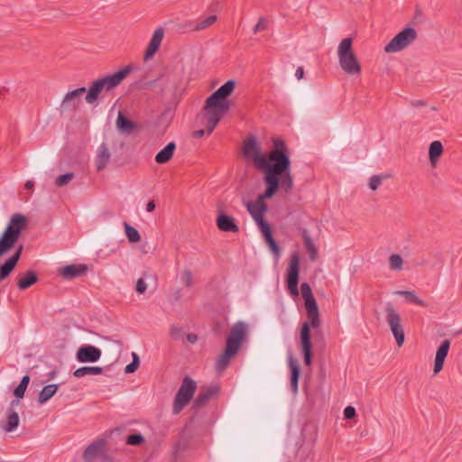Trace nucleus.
<instances>
[{
	"instance_id": "obj_1",
	"label": "nucleus",
	"mask_w": 462,
	"mask_h": 462,
	"mask_svg": "<svg viewBox=\"0 0 462 462\" xmlns=\"http://www.w3.org/2000/svg\"><path fill=\"white\" fill-rule=\"evenodd\" d=\"M273 147L269 152V159L273 164L264 172L263 181L266 189L273 187V196L277 193L279 187L284 188L285 192H289L293 186L292 177L291 175V160L288 147L285 142L280 138L273 140Z\"/></svg>"
},
{
	"instance_id": "obj_2",
	"label": "nucleus",
	"mask_w": 462,
	"mask_h": 462,
	"mask_svg": "<svg viewBox=\"0 0 462 462\" xmlns=\"http://www.w3.org/2000/svg\"><path fill=\"white\" fill-rule=\"evenodd\" d=\"M236 84V82L234 79H230L207 98L203 111L207 120L206 127L208 134L214 131L221 117L229 110L230 105L226 98L233 93Z\"/></svg>"
},
{
	"instance_id": "obj_3",
	"label": "nucleus",
	"mask_w": 462,
	"mask_h": 462,
	"mask_svg": "<svg viewBox=\"0 0 462 462\" xmlns=\"http://www.w3.org/2000/svg\"><path fill=\"white\" fill-rule=\"evenodd\" d=\"M301 295L305 300L310 322L305 321L300 328L299 346L303 355L304 365L310 366L312 361V343L310 340V327L318 328V304L310 286L307 282L300 285Z\"/></svg>"
},
{
	"instance_id": "obj_4",
	"label": "nucleus",
	"mask_w": 462,
	"mask_h": 462,
	"mask_svg": "<svg viewBox=\"0 0 462 462\" xmlns=\"http://www.w3.org/2000/svg\"><path fill=\"white\" fill-rule=\"evenodd\" d=\"M247 327L245 322L238 321L233 325L226 337L224 352L216 361V370L221 373L229 365L231 359L238 353L245 338Z\"/></svg>"
},
{
	"instance_id": "obj_5",
	"label": "nucleus",
	"mask_w": 462,
	"mask_h": 462,
	"mask_svg": "<svg viewBox=\"0 0 462 462\" xmlns=\"http://www.w3.org/2000/svg\"><path fill=\"white\" fill-rule=\"evenodd\" d=\"M132 68L126 66L114 74L106 75L101 79L93 81L87 92L85 100L88 104H94L99 97L100 93L110 91L118 85L131 73Z\"/></svg>"
},
{
	"instance_id": "obj_6",
	"label": "nucleus",
	"mask_w": 462,
	"mask_h": 462,
	"mask_svg": "<svg viewBox=\"0 0 462 462\" xmlns=\"http://www.w3.org/2000/svg\"><path fill=\"white\" fill-rule=\"evenodd\" d=\"M339 65L342 70L350 76L361 73V64L353 51V39L350 37L341 41L337 50Z\"/></svg>"
},
{
	"instance_id": "obj_7",
	"label": "nucleus",
	"mask_w": 462,
	"mask_h": 462,
	"mask_svg": "<svg viewBox=\"0 0 462 462\" xmlns=\"http://www.w3.org/2000/svg\"><path fill=\"white\" fill-rule=\"evenodd\" d=\"M197 389L196 382L189 375L182 379L181 385L178 390L172 407L173 414H179L184 407L190 402Z\"/></svg>"
},
{
	"instance_id": "obj_8",
	"label": "nucleus",
	"mask_w": 462,
	"mask_h": 462,
	"mask_svg": "<svg viewBox=\"0 0 462 462\" xmlns=\"http://www.w3.org/2000/svg\"><path fill=\"white\" fill-rule=\"evenodd\" d=\"M243 152L246 158L253 160L254 166L264 172L271 167L273 163L269 159V155L261 153L260 146L254 137H249L245 140L243 146Z\"/></svg>"
},
{
	"instance_id": "obj_9",
	"label": "nucleus",
	"mask_w": 462,
	"mask_h": 462,
	"mask_svg": "<svg viewBox=\"0 0 462 462\" xmlns=\"http://www.w3.org/2000/svg\"><path fill=\"white\" fill-rule=\"evenodd\" d=\"M418 37L417 31L412 27H406L398 32L384 47L386 53H393L403 51Z\"/></svg>"
},
{
	"instance_id": "obj_10",
	"label": "nucleus",
	"mask_w": 462,
	"mask_h": 462,
	"mask_svg": "<svg viewBox=\"0 0 462 462\" xmlns=\"http://www.w3.org/2000/svg\"><path fill=\"white\" fill-rule=\"evenodd\" d=\"M386 322L396 340L398 346H402L405 340L403 327L401 324V317L393 308V306L388 302L385 305Z\"/></svg>"
},
{
	"instance_id": "obj_11",
	"label": "nucleus",
	"mask_w": 462,
	"mask_h": 462,
	"mask_svg": "<svg viewBox=\"0 0 462 462\" xmlns=\"http://www.w3.org/2000/svg\"><path fill=\"white\" fill-rule=\"evenodd\" d=\"M273 187L270 186L269 189H265L264 192L258 196L255 201L246 203V208L254 221L261 220L263 217L268 210L265 200L273 197Z\"/></svg>"
},
{
	"instance_id": "obj_12",
	"label": "nucleus",
	"mask_w": 462,
	"mask_h": 462,
	"mask_svg": "<svg viewBox=\"0 0 462 462\" xmlns=\"http://www.w3.org/2000/svg\"><path fill=\"white\" fill-rule=\"evenodd\" d=\"M23 249V245H18V241L8 236L2 234L0 236V257L11 253L12 254L6 260H20Z\"/></svg>"
},
{
	"instance_id": "obj_13",
	"label": "nucleus",
	"mask_w": 462,
	"mask_h": 462,
	"mask_svg": "<svg viewBox=\"0 0 462 462\" xmlns=\"http://www.w3.org/2000/svg\"><path fill=\"white\" fill-rule=\"evenodd\" d=\"M28 223L27 217L20 213L14 214L3 234L19 241L23 230L26 227Z\"/></svg>"
},
{
	"instance_id": "obj_14",
	"label": "nucleus",
	"mask_w": 462,
	"mask_h": 462,
	"mask_svg": "<svg viewBox=\"0 0 462 462\" xmlns=\"http://www.w3.org/2000/svg\"><path fill=\"white\" fill-rule=\"evenodd\" d=\"M85 92H87V88L85 87H81L67 93L60 104V112L75 113L79 106L81 96Z\"/></svg>"
},
{
	"instance_id": "obj_15",
	"label": "nucleus",
	"mask_w": 462,
	"mask_h": 462,
	"mask_svg": "<svg viewBox=\"0 0 462 462\" xmlns=\"http://www.w3.org/2000/svg\"><path fill=\"white\" fill-rule=\"evenodd\" d=\"M219 392L220 387L217 383L202 386L193 402V407L196 409L204 407L211 398L218 395Z\"/></svg>"
},
{
	"instance_id": "obj_16",
	"label": "nucleus",
	"mask_w": 462,
	"mask_h": 462,
	"mask_svg": "<svg viewBox=\"0 0 462 462\" xmlns=\"http://www.w3.org/2000/svg\"><path fill=\"white\" fill-rule=\"evenodd\" d=\"M300 262H290L289 268L287 270V288L291 296H299V273H300Z\"/></svg>"
},
{
	"instance_id": "obj_17",
	"label": "nucleus",
	"mask_w": 462,
	"mask_h": 462,
	"mask_svg": "<svg viewBox=\"0 0 462 462\" xmlns=\"http://www.w3.org/2000/svg\"><path fill=\"white\" fill-rule=\"evenodd\" d=\"M101 350L92 345L81 346L76 353V358L80 363H94L100 359Z\"/></svg>"
},
{
	"instance_id": "obj_18",
	"label": "nucleus",
	"mask_w": 462,
	"mask_h": 462,
	"mask_svg": "<svg viewBox=\"0 0 462 462\" xmlns=\"http://www.w3.org/2000/svg\"><path fill=\"white\" fill-rule=\"evenodd\" d=\"M89 270L88 264H69L59 270L60 274L65 280H73L87 273Z\"/></svg>"
},
{
	"instance_id": "obj_19",
	"label": "nucleus",
	"mask_w": 462,
	"mask_h": 462,
	"mask_svg": "<svg viewBox=\"0 0 462 462\" xmlns=\"http://www.w3.org/2000/svg\"><path fill=\"white\" fill-rule=\"evenodd\" d=\"M163 36H164V31L162 27L157 28L154 31V32L152 36V39L150 40V42L148 44V47L144 52V57H143L144 60H149L158 51V50L161 46L162 41L163 39Z\"/></svg>"
},
{
	"instance_id": "obj_20",
	"label": "nucleus",
	"mask_w": 462,
	"mask_h": 462,
	"mask_svg": "<svg viewBox=\"0 0 462 462\" xmlns=\"http://www.w3.org/2000/svg\"><path fill=\"white\" fill-rule=\"evenodd\" d=\"M106 441L104 439H98L87 447L83 454L86 462H94L102 455Z\"/></svg>"
},
{
	"instance_id": "obj_21",
	"label": "nucleus",
	"mask_w": 462,
	"mask_h": 462,
	"mask_svg": "<svg viewBox=\"0 0 462 462\" xmlns=\"http://www.w3.org/2000/svg\"><path fill=\"white\" fill-rule=\"evenodd\" d=\"M217 226L223 232L237 233L238 226L235 222V218L225 212H220L216 219Z\"/></svg>"
},
{
	"instance_id": "obj_22",
	"label": "nucleus",
	"mask_w": 462,
	"mask_h": 462,
	"mask_svg": "<svg viewBox=\"0 0 462 462\" xmlns=\"http://www.w3.org/2000/svg\"><path fill=\"white\" fill-rule=\"evenodd\" d=\"M288 365L291 370V389L294 394L298 393V383L300 374V366L291 353L288 355Z\"/></svg>"
},
{
	"instance_id": "obj_23",
	"label": "nucleus",
	"mask_w": 462,
	"mask_h": 462,
	"mask_svg": "<svg viewBox=\"0 0 462 462\" xmlns=\"http://www.w3.org/2000/svg\"><path fill=\"white\" fill-rule=\"evenodd\" d=\"M450 347V340L445 339L441 342L440 346L437 349L435 363H434V374H439L445 362V359L448 356V350Z\"/></svg>"
},
{
	"instance_id": "obj_24",
	"label": "nucleus",
	"mask_w": 462,
	"mask_h": 462,
	"mask_svg": "<svg viewBox=\"0 0 462 462\" xmlns=\"http://www.w3.org/2000/svg\"><path fill=\"white\" fill-rule=\"evenodd\" d=\"M116 127L118 131L124 134L129 135L137 128V125L119 112L116 118Z\"/></svg>"
},
{
	"instance_id": "obj_25",
	"label": "nucleus",
	"mask_w": 462,
	"mask_h": 462,
	"mask_svg": "<svg viewBox=\"0 0 462 462\" xmlns=\"http://www.w3.org/2000/svg\"><path fill=\"white\" fill-rule=\"evenodd\" d=\"M111 154L106 143H102L97 150L96 167L98 171L105 170L110 161Z\"/></svg>"
},
{
	"instance_id": "obj_26",
	"label": "nucleus",
	"mask_w": 462,
	"mask_h": 462,
	"mask_svg": "<svg viewBox=\"0 0 462 462\" xmlns=\"http://www.w3.org/2000/svg\"><path fill=\"white\" fill-rule=\"evenodd\" d=\"M175 151L176 143L174 142H171L155 155L154 160L159 164L167 163L173 157Z\"/></svg>"
},
{
	"instance_id": "obj_27",
	"label": "nucleus",
	"mask_w": 462,
	"mask_h": 462,
	"mask_svg": "<svg viewBox=\"0 0 462 462\" xmlns=\"http://www.w3.org/2000/svg\"><path fill=\"white\" fill-rule=\"evenodd\" d=\"M38 282V275L35 271L30 270L22 276L17 282L19 290H26Z\"/></svg>"
},
{
	"instance_id": "obj_28",
	"label": "nucleus",
	"mask_w": 462,
	"mask_h": 462,
	"mask_svg": "<svg viewBox=\"0 0 462 462\" xmlns=\"http://www.w3.org/2000/svg\"><path fill=\"white\" fill-rule=\"evenodd\" d=\"M443 152V145L440 141H433L430 144L429 158L432 165H435Z\"/></svg>"
},
{
	"instance_id": "obj_29",
	"label": "nucleus",
	"mask_w": 462,
	"mask_h": 462,
	"mask_svg": "<svg viewBox=\"0 0 462 462\" xmlns=\"http://www.w3.org/2000/svg\"><path fill=\"white\" fill-rule=\"evenodd\" d=\"M58 388L59 385L55 383L44 386L39 393L38 402L41 404L48 402L57 393Z\"/></svg>"
},
{
	"instance_id": "obj_30",
	"label": "nucleus",
	"mask_w": 462,
	"mask_h": 462,
	"mask_svg": "<svg viewBox=\"0 0 462 462\" xmlns=\"http://www.w3.org/2000/svg\"><path fill=\"white\" fill-rule=\"evenodd\" d=\"M103 368L99 366H82L73 372V375L77 378H81L88 374H101Z\"/></svg>"
},
{
	"instance_id": "obj_31",
	"label": "nucleus",
	"mask_w": 462,
	"mask_h": 462,
	"mask_svg": "<svg viewBox=\"0 0 462 462\" xmlns=\"http://www.w3.org/2000/svg\"><path fill=\"white\" fill-rule=\"evenodd\" d=\"M123 226L125 227V236L130 243L134 244L141 240L140 233L135 227L132 226L126 221L123 222Z\"/></svg>"
},
{
	"instance_id": "obj_32",
	"label": "nucleus",
	"mask_w": 462,
	"mask_h": 462,
	"mask_svg": "<svg viewBox=\"0 0 462 462\" xmlns=\"http://www.w3.org/2000/svg\"><path fill=\"white\" fill-rule=\"evenodd\" d=\"M30 383V376L28 374L23 375L18 386L14 390V395L17 399H22L24 396L25 391Z\"/></svg>"
},
{
	"instance_id": "obj_33",
	"label": "nucleus",
	"mask_w": 462,
	"mask_h": 462,
	"mask_svg": "<svg viewBox=\"0 0 462 462\" xmlns=\"http://www.w3.org/2000/svg\"><path fill=\"white\" fill-rule=\"evenodd\" d=\"M395 294L403 296L408 301L413 302L415 304H418L420 306L426 307L428 304L418 298L413 291H397L394 292Z\"/></svg>"
},
{
	"instance_id": "obj_34",
	"label": "nucleus",
	"mask_w": 462,
	"mask_h": 462,
	"mask_svg": "<svg viewBox=\"0 0 462 462\" xmlns=\"http://www.w3.org/2000/svg\"><path fill=\"white\" fill-rule=\"evenodd\" d=\"M19 425V416L14 411H12L7 417V423L5 427V431H14Z\"/></svg>"
},
{
	"instance_id": "obj_35",
	"label": "nucleus",
	"mask_w": 462,
	"mask_h": 462,
	"mask_svg": "<svg viewBox=\"0 0 462 462\" xmlns=\"http://www.w3.org/2000/svg\"><path fill=\"white\" fill-rule=\"evenodd\" d=\"M392 177L391 174H378V175H373L369 179L368 186L372 190H376L379 186L382 184L383 180H388Z\"/></svg>"
},
{
	"instance_id": "obj_36",
	"label": "nucleus",
	"mask_w": 462,
	"mask_h": 462,
	"mask_svg": "<svg viewBox=\"0 0 462 462\" xmlns=\"http://www.w3.org/2000/svg\"><path fill=\"white\" fill-rule=\"evenodd\" d=\"M18 262H5L0 265V281L5 280L14 271Z\"/></svg>"
},
{
	"instance_id": "obj_37",
	"label": "nucleus",
	"mask_w": 462,
	"mask_h": 462,
	"mask_svg": "<svg viewBox=\"0 0 462 462\" xmlns=\"http://www.w3.org/2000/svg\"><path fill=\"white\" fill-rule=\"evenodd\" d=\"M154 275L151 272H145L143 273V278H140L135 286V290L138 293H143L146 291V283L144 282V279L152 280L153 279Z\"/></svg>"
},
{
	"instance_id": "obj_38",
	"label": "nucleus",
	"mask_w": 462,
	"mask_h": 462,
	"mask_svg": "<svg viewBox=\"0 0 462 462\" xmlns=\"http://www.w3.org/2000/svg\"><path fill=\"white\" fill-rule=\"evenodd\" d=\"M217 19V15H215V14L209 15L207 18H205L204 20H202L201 22L198 23L194 26L193 30L194 31L204 30L206 28L209 27L210 25H212L213 23H215Z\"/></svg>"
},
{
	"instance_id": "obj_39",
	"label": "nucleus",
	"mask_w": 462,
	"mask_h": 462,
	"mask_svg": "<svg viewBox=\"0 0 462 462\" xmlns=\"http://www.w3.org/2000/svg\"><path fill=\"white\" fill-rule=\"evenodd\" d=\"M144 442V437L141 433L130 434L126 437L125 443L130 446H140Z\"/></svg>"
},
{
	"instance_id": "obj_40",
	"label": "nucleus",
	"mask_w": 462,
	"mask_h": 462,
	"mask_svg": "<svg viewBox=\"0 0 462 462\" xmlns=\"http://www.w3.org/2000/svg\"><path fill=\"white\" fill-rule=\"evenodd\" d=\"M302 236H303V239H304V245H305L306 249L308 250V252L310 253V257L311 258V260H313L315 257V254H316V247H315L310 236L307 234L306 231L303 232Z\"/></svg>"
},
{
	"instance_id": "obj_41",
	"label": "nucleus",
	"mask_w": 462,
	"mask_h": 462,
	"mask_svg": "<svg viewBox=\"0 0 462 462\" xmlns=\"http://www.w3.org/2000/svg\"><path fill=\"white\" fill-rule=\"evenodd\" d=\"M74 179L73 172H68L62 175H60L55 180V185L57 187H64L68 185Z\"/></svg>"
},
{
	"instance_id": "obj_42",
	"label": "nucleus",
	"mask_w": 462,
	"mask_h": 462,
	"mask_svg": "<svg viewBox=\"0 0 462 462\" xmlns=\"http://www.w3.org/2000/svg\"><path fill=\"white\" fill-rule=\"evenodd\" d=\"M256 224L258 225L263 236L264 238L267 236H271L273 235L271 227L266 220H264L263 217L261 218V220H255Z\"/></svg>"
},
{
	"instance_id": "obj_43",
	"label": "nucleus",
	"mask_w": 462,
	"mask_h": 462,
	"mask_svg": "<svg viewBox=\"0 0 462 462\" xmlns=\"http://www.w3.org/2000/svg\"><path fill=\"white\" fill-rule=\"evenodd\" d=\"M180 278L186 287L190 288L193 285V274L189 270H184Z\"/></svg>"
},
{
	"instance_id": "obj_44",
	"label": "nucleus",
	"mask_w": 462,
	"mask_h": 462,
	"mask_svg": "<svg viewBox=\"0 0 462 462\" xmlns=\"http://www.w3.org/2000/svg\"><path fill=\"white\" fill-rule=\"evenodd\" d=\"M273 254V257L275 258H278L279 257V253H280V246L279 245L276 243V241L274 240L273 235H271V236H267L265 238Z\"/></svg>"
},
{
	"instance_id": "obj_45",
	"label": "nucleus",
	"mask_w": 462,
	"mask_h": 462,
	"mask_svg": "<svg viewBox=\"0 0 462 462\" xmlns=\"http://www.w3.org/2000/svg\"><path fill=\"white\" fill-rule=\"evenodd\" d=\"M170 335L174 340H179L182 337V330L180 327L171 326L170 328Z\"/></svg>"
},
{
	"instance_id": "obj_46",
	"label": "nucleus",
	"mask_w": 462,
	"mask_h": 462,
	"mask_svg": "<svg viewBox=\"0 0 462 462\" xmlns=\"http://www.w3.org/2000/svg\"><path fill=\"white\" fill-rule=\"evenodd\" d=\"M266 19L263 17H261L258 21V23L255 24V26L253 29L254 33H257L259 32L264 31L267 28L266 25Z\"/></svg>"
},
{
	"instance_id": "obj_47",
	"label": "nucleus",
	"mask_w": 462,
	"mask_h": 462,
	"mask_svg": "<svg viewBox=\"0 0 462 462\" xmlns=\"http://www.w3.org/2000/svg\"><path fill=\"white\" fill-rule=\"evenodd\" d=\"M343 414L345 420H351L356 417V411L355 407L349 405L345 408Z\"/></svg>"
},
{
	"instance_id": "obj_48",
	"label": "nucleus",
	"mask_w": 462,
	"mask_h": 462,
	"mask_svg": "<svg viewBox=\"0 0 462 462\" xmlns=\"http://www.w3.org/2000/svg\"><path fill=\"white\" fill-rule=\"evenodd\" d=\"M116 251V246H114L113 248H108V245H105L104 248H99V250L97 251V257L99 258H106V257H108L109 256V252H114Z\"/></svg>"
},
{
	"instance_id": "obj_49",
	"label": "nucleus",
	"mask_w": 462,
	"mask_h": 462,
	"mask_svg": "<svg viewBox=\"0 0 462 462\" xmlns=\"http://www.w3.org/2000/svg\"><path fill=\"white\" fill-rule=\"evenodd\" d=\"M390 269L393 271H400L403 268L404 262H389Z\"/></svg>"
},
{
	"instance_id": "obj_50",
	"label": "nucleus",
	"mask_w": 462,
	"mask_h": 462,
	"mask_svg": "<svg viewBox=\"0 0 462 462\" xmlns=\"http://www.w3.org/2000/svg\"><path fill=\"white\" fill-rule=\"evenodd\" d=\"M103 462H113L112 457L106 453L105 448L102 450V455L99 457Z\"/></svg>"
},
{
	"instance_id": "obj_51",
	"label": "nucleus",
	"mask_w": 462,
	"mask_h": 462,
	"mask_svg": "<svg viewBox=\"0 0 462 462\" xmlns=\"http://www.w3.org/2000/svg\"><path fill=\"white\" fill-rule=\"evenodd\" d=\"M187 339L189 342H190L191 344H194L198 341V336L194 333H189L187 335Z\"/></svg>"
},
{
	"instance_id": "obj_52",
	"label": "nucleus",
	"mask_w": 462,
	"mask_h": 462,
	"mask_svg": "<svg viewBox=\"0 0 462 462\" xmlns=\"http://www.w3.org/2000/svg\"><path fill=\"white\" fill-rule=\"evenodd\" d=\"M136 370H137V368L134 365H132V363L128 364L125 368V372L126 374H132V373L135 372Z\"/></svg>"
},
{
	"instance_id": "obj_53",
	"label": "nucleus",
	"mask_w": 462,
	"mask_h": 462,
	"mask_svg": "<svg viewBox=\"0 0 462 462\" xmlns=\"http://www.w3.org/2000/svg\"><path fill=\"white\" fill-rule=\"evenodd\" d=\"M182 295H181V292H180V290H176L173 294H172V298H173V300L174 301H179L180 299H181Z\"/></svg>"
},
{
	"instance_id": "obj_54",
	"label": "nucleus",
	"mask_w": 462,
	"mask_h": 462,
	"mask_svg": "<svg viewBox=\"0 0 462 462\" xmlns=\"http://www.w3.org/2000/svg\"><path fill=\"white\" fill-rule=\"evenodd\" d=\"M295 76L298 79H301L304 76V71H303V68L302 67H299L297 69H296V73H295Z\"/></svg>"
},
{
	"instance_id": "obj_55",
	"label": "nucleus",
	"mask_w": 462,
	"mask_h": 462,
	"mask_svg": "<svg viewBox=\"0 0 462 462\" xmlns=\"http://www.w3.org/2000/svg\"><path fill=\"white\" fill-rule=\"evenodd\" d=\"M154 208H155V202H154V200L148 201V203L146 205V210L148 212H152V211L154 210Z\"/></svg>"
},
{
	"instance_id": "obj_56",
	"label": "nucleus",
	"mask_w": 462,
	"mask_h": 462,
	"mask_svg": "<svg viewBox=\"0 0 462 462\" xmlns=\"http://www.w3.org/2000/svg\"><path fill=\"white\" fill-rule=\"evenodd\" d=\"M205 133H206V130H203V129L195 131L193 133V137L200 138V137H202L205 134Z\"/></svg>"
},
{
	"instance_id": "obj_57",
	"label": "nucleus",
	"mask_w": 462,
	"mask_h": 462,
	"mask_svg": "<svg viewBox=\"0 0 462 462\" xmlns=\"http://www.w3.org/2000/svg\"><path fill=\"white\" fill-rule=\"evenodd\" d=\"M411 105L412 106H425V102L423 100H412Z\"/></svg>"
},
{
	"instance_id": "obj_58",
	"label": "nucleus",
	"mask_w": 462,
	"mask_h": 462,
	"mask_svg": "<svg viewBox=\"0 0 462 462\" xmlns=\"http://www.w3.org/2000/svg\"><path fill=\"white\" fill-rule=\"evenodd\" d=\"M26 189H32L34 187V182L32 180H27L24 185Z\"/></svg>"
},
{
	"instance_id": "obj_59",
	"label": "nucleus",
	"mask_w": 462,
	"mask_h": 462,
	"mask_svg": "<svg viewBox=\"0 0 462 462\" xmlns=\"http://www.w3.org/2000/svg\"><path fill=\"white\" fill-rule=\"evenodd\" d=\"M388 260H394V261L402 260V257L398 254H393L392 255H390Z\"/></svg>"
},
{
	"instance_id": "obj_60",
	"label": "nucleus",
	"mask_w": 462,
	"mask_h": 462,
	"mask_svg": "<svg viewBox=\"0 0 462 462\" xmlns=\"http://www.w3.org/2000/svg\"><path fill=\"white\" fill-rule=\"evenodd\" d=\"M290 260H293V261L300 260V257H299L298 254L294 253V254H292V255L291 256V259H290Z\"/></svg>"
},
{
	"instance_id": "obj_61",
	"label": "nucleus",
	"mask_w": 462,
	"mask_h": 462,
	"mask_svg": "<svg viewBox=\"0 0 462 462\" xmlns=\"http://www.w3.org/2000/svg\"><path fill=\"white\" fill-rule=\"evenodd\" d=\"M132 357H133L132 361H140L138 355L134 352L132 353Z\"/></svg>"
},
{
	"instance_id": "obj_62",
	"label": "nucleus",
	"mask_w": 462,
	"mask_h": 462,
	"mask_svg": "<svg viewBox=\"0 0 462 462\" xmlns=\"http://www.w3.org/2000/svg\"><path fill=\"white\" fill-rule=\"evenodd\" d=\"M131 363H132V365H134L136 368H138V367H139L140 361H132Z\"/></svg>"
},
{
	"instance_id": "obj_63",
	"label": "nucleus",
	"mask_w": 462,
	"mask_h": 462,
	"mask_svg": "<svg viewBox=\"0 0 462 462\" xmlns=\"http://www.w3.org/2000/svg\"><path fill=\"white\" fill-rule=\"evenodd\" d=\"M18 403H19V399H17V400H13V401L11 402V406H14V405H16V404H18Z\"/></svg>"
},
{
	"instance_id": "obj_64",
	"label": "nucleus",
	"mask_w": 462,
	"mask_h": 462,
	"mask_svg": "<svg viewBox=\"0 0 462 462\" xmlns=\"http://www.w3.org/2000/svg\"><path fill=\"white\" fill-rule=\"evenodd\" d=\"M319 380L321 379V377L324 376V373H323V370L321 369V367L319 366Z\"/></svg>"
}]
</instances>
